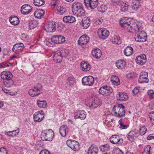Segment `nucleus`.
<instances>
[{
	"label": "nucleus",
	"instance_id": "obj_1",
	"mask_svg": "<svg viewBox=\"0 0 154 154\" xmlns=\"http://www.w3.org/2000/svg\"><path fill=\"white\" fill-rule=\"evenodd\" d=\"M72 10L73 13L78 16H83L85 13L83 5L80 2H74L72 5Z\"/></svg>",
	"mask_w": 154,
	"mask_h": 154
},
{
	"label": "nucleus",
	"instance_id": "obj_2",
	"mask_svg": "<svg viewBox=\"0 0 154 154\" xmlns=\"http://www.w3.org/2000/svg\"><path fill=\"white\" fill-rule=\"evenodd\" d=\"M54 136V133L51 129L44 130L41 133V137L43 140L51 141L52 140Z\"/></svg>",
	"mask_w": 154,
	"mask_h": 154
},
{
	"label": "nucleus",
	"instance_id": "obj_3",
	"mask_svg": "<svg viewBox=\"0 0 154 154\" xmlns=\"http://www.w3.org/2000/svg\"><path fill=\"white\" fill-rule=\"evenodd\" d=\"M125 107L122 104H119L118 106H115L113 108V112L114 115L116 117H121L125 115Z\"/></svg>",
	"mask_w": 154,
	"mask_h": 154
},
{
	"label": "nucleus",
	"instance_id": "obj_4",
	"mask_svg": "<svg viewBox=\"0 0 154 154\" xmlns=\"http://www.w3.org/2000/svg\"><path fill=\"white\" fill-rule=\"evenodd\" d=\"M59 27V24L58 22L50 23L48 25H45L43 29L48 32H54L56 29Z\"/></svg>",
	"mask_w": 154,
	"mask_h": 154
},
{
	"label": "nucleus",
	"instance_id": "obj_5",
	"mask_svg": "<svg viewBox=\"0 0 154 154\" xmlns=\"http://www.w3.org/2000/svg\"><path fill=\"white\" fill-rule=\"evenodd\" d=\"M67 146L74 151L78 150L79 149V143L72 140H68L67 141Z\"/></svg>",
	"mask_w": 154,
	"mask_h": 154
},
{
	"label": "nucleus",
	"instance_id": "obj_6",
	"mask_svg": "<svg viewBox=\"0 0 154 154\" xmlns=\"http://www.w3.org/2000/svg\"><path fill=\"white\" fill-rule=\"evenodd\" d=\"M85 5L87 8H90L94 9L98 6V0H84Z\"/></svg>",
	"mask_w": 154,
	"mask_h": 154
},
{
	"label": "nucleus",
	"instance_id": "obj_7",
	"mask_svg": "<svg viewBox=\"0 0 154 154\" xmlns=\"http://www.w3.org/2000/svg\"><path fill=\"white\" fill-rule=\"evenodd\" d=\"M112 91V88L109 86H103L99 89V92L100 94L103 95L107 96L111 93Z\"/></svg>",
	"mask_w": 154,
	"mask_h": 154
},
{
	"label": "nucleus",
	"instance_id": "obj_8",
	"mask_svg": "<svg viewBox=\"0 0 154 154\" xmlns=\"http://www.w3.org/2000/svg\"><path fill=\"white\" fill-rule=\"evenodd\" d=\"M94 82V78L93 76L91 75L85 76L82 79V82L84 85L92 86Z\"/></svg>",
	"mask_w": 154,
	"mask_h": 154
},
{
	"label": "nucleus",
	"instance_id": "obj_9",
	"mask_svg": "<svg viewBox=\"0 0 154 154\" xmlns=\"http://www.w3.org/2000/svg\"><path fill=\"white\" fill-rule=\"evenodd\" d=\"M44 117V113L43 111L35 112L33 115L34 120L35 122H40Z\"/></svg>",
	"mask_w": 154,
	"mask_h": 154
},
{
	"label": "nucleus",
	"instance_id": "obj_10",
	"mask_svg": "<svg viewBox=\"0 0 154 154\" xmlns=\"http://www.w3.org/2000/svg\"><path fill=\"white\" fill-rule=\"evenodd\" d=\"M24 48V45L23 43H17L14 45L12 51L16 54H18L21 52Z\"/></svg>",
	"mask_w": 154,
	"mask_h": 154
},
{
	"label": "nucleus",
	"instance_id": "obj_11",
	"mask_svg": "<svg viewBox=\"0 0 154 154\" xmlns=\"http://www.w3.org/2000/svg\"><path fill=\"white\" fill-rule=\"evenodd\" d=\"M97 33L99 37L103 39H105L107 38L109 34V31L105 29H99Z\"/></svg>",
	"mask_w": 154,
	"mask_h": 154
},
{
	"label": "nucleus",
	"instance_id": "obj_12",
	"mask_svg": "<svg viewBox=\"0 0 154 154\" xmlns=\"http://www.w3.org/2000/svg\"><path fill=\"white\" fill-rule=\"evenodd\" d=\"M111 142L113 144H121L123 142V140L118 135H112L110 138Z\"/></svg>",
	"mask_w": 154,
	"mask_h": 154
},
{
	"label": "nucleus",
	"instance_id": "obj_13",
	"mask_svg": "<svg viewBox=\"0 0 154 154\" xmlns=\"http://www.w3.org/2000/svg\"><path fill=\"white\" fill-rule=\"evenodd\" d=\"M148 74L145 72H142L140 73L139 79V82L141 84L148 83L149 79L147 78Z\"/></svg>",
	"mask_w": 154,
	"mask_h": 154
},
{
	"label": "nucleus",
	"instance_id": "obj_14",
	"mask_svg": "<svg viewBox=\"0 0 154 154\" xmlns=\"http://www.w3.org/2000/svg\"><path fill=\"white\" fill-rule=\"evenodd\" d=\"M52 41L56 44H61L65 41V38L62 35H57L52 37Z\"/></svg>",
	"mask_w": 154,
	"mask_h": 154
},
{
	"label": "nucleus",
	"instance_id": "obj_15",
	"mask_svg": "<svg viewBox=\"0 0 154 154\" xmlns=\"http://www.w3.org/2000/svg\"><path fill=\"white\" fill-rule=\"evenodd\" d=\"M132 22V21H131L130 18L125 17L121 19L120 21V23L122 26L127 28V27L131 25Z\"/></svg>",
	"mask_w": 154,
	"mask_h": 154
},
{
	"label": "nucleus",
	"instance_id": "obj_16",
	"mask_svg": "<svg viewBox=\"0 0 154 154\" xmlns=\"http://www.w3.org/2000/svg\"><path fill=\"white\" fill-rule=\"evenodd\" d=\"M89 41V38L87 35H85L80 37L78 41L79 45H82L86 44Z\"/></svg>",
	"mask_w": 154,
	"mask_h": 154
},
{
	"label": "nucleus",
	"instance_id": "obj_17",
	"mask_svg": "<svg viewBox=\"0 0 154 154\" xmlns=\"http://www.w3.org/2000/svg\"><path fill=\"white\" fill-rule=\"evenodd\" d=\"M86 114L84 110H78L75 113L74 118L75 119L80 118L81 120L84 119L86 117Z\"/></svg>",
	"mask_w": 154,
	"mask_h": 154
},
{
	"label": "nucleus",
	"instance_id": "obj_18",
	"mask_svg": "<svg viewBox=\"0 0 154 154\" xmlns=\"http://www.w3.org/2000/svg\"><path fill=\"white\" fill-rule=\"evenodd\" d=\"M146 61V56L144 54H141L136 58V62L140 65L144 64Z\"/></svg>",
	"mask_w": 154,
	"mask_h": 154
},
{
	"label": "nucleus",
	"instance_id": "obj_19",
	"mask_svg": "<svg viewBox=\"0 0 154 154\" xmlns=\"http://www.w3.org/2000/svg\"><path fill=\"white\" fill-rule=\"evenodd\" d=\"M32 9V8L30 5L28 4H25L21 7V12L23 14H27L31 11Z\"/></svg>",
	"mask_w": 154,
	"mask_h": 154
},
{
	"label": "nucleus",
	"instance_id": "obj_20",
	"mask_svg": "<svg viewBox=\"0 0 154 154\" xmlns=\"http://www.w3.org/2000/svg\"><path fill=\"white\" fill-rule=\"evenodd\" d=\"M117 99L122 101H125L127 100L128 98V95L125 92H121L119 93L117 96Z\"/></svg>",
	"mask_w": 154,
	"mask_h": 154
},
{
	"label": "nucleus",
	"instance_id": "obj_21",
	"mask_svg": "<svg viewBox=\"0 0 154 154\" xmlns=\"http://www.w3.org/2000/svg\"><path fill=\"white\" fill-rule=\"evenodd\" d=\"M54 56L53 57L54 61L57 63H60L62 60L63 57L60 51H57L55 52L54 53Z\"/></svg>",
	"mask_w": 154,
	"mask_h": 154
},
{
	"label": "nucleus",
	"instance_id": "obj_22",
	"mask_svg": "<svg viewBox=\"0 0 154 154\" xmlns=\"http://www.w3.org/2000/svg\"><path fill=\"white\" fill-rule=\"evenodd\" d=\"M98 102L93 98H90L88 100V106L90 107L94 108L98 106Z\"/></svg>",
	"mask_w": 154,
	"mask_h": 154
},
{
	"label": "nucleus",
	"instance_id": "obj_23",
	"mask_svg": "<svg viewBox=\"0 0 154 154\" xmlns=\"http://www.w3.org/2000/svg\"><path fill=\"white\" fill-rule=\"evenodd\" d=\"M1 77L4 81L6 80V79H8L12 78L13 75L10 72L4 71L1 73Z\"/></svg>",
	"mask_w": 154,
	"mask_h": 154
},
{
	"label": "nucleus",
	"instance_id": "obj_24",
	"mask_svg": "<svg viewBox=\"0 0 154 154\" xmlns=\"http://www.w3.org/2000/svg\"><path fill=\"white\" fill-rule=\"evenodd\" d=\"M116 66L119 69H122L126 65V62L123 60H119L116 62Z\"/></svg>",
	"mask_w": 154,
	"mask_h": 154
},
{
	"label": "nucleus",
	"instance_id": "obj_25",
	"mask_svg": "<svg viewBox=\"0 0 154 154\" xmlns=\"http://www.w3.org/2000/svg\"><path fill=\"white\" fill-rule=\"evenodd\" d=\"M98 152L97 147L94 145H92L89 147L86 154H97Z\"/></svg>",
	"mask_w": 154,
	"mask_h": 154
},
{
	"label": "nucleus",
	"instance_id": "obj_26",
	"mask_svg": "<svg viewBox=\"0 0 154 154\" xmlns=\"http://www.w3.org/2000/svg\"><path fill=\"white\" fill-rule=\"evenodd\" d=\"M90 24V21L88 18H84L81 21V25L84 29H86L88 28Z\"/></svg>",
	"mask_w": 154,
	"mask_h": 154
},
{
	"label": "nucleus",
	"instance_id": "obj_27",
	"mask_svg": "<svg viewBox=\"0 0 154 154\" xmlns=\"http://www.w3.org/2000/svg\"><path fill=\"white\" fill-rule=\"evenodd\" d=\"M63 21L66 23H71L75 21V18L72 16H65L63 17Z\"/></svg>",
	"mask_w": 154,
	"mask_h": 154
},
{
	"label": "nucleus",
	"instance_id": "obj_28",
	"mask_svg": "<svg viewBox=\"0 0 154 154\" xmlns=\"http://www.w3.org/2000/svg\"><path fill=\"white\" fill-rule=\"evenodd\" d=\"M92 55L93 57L96 59L100 58L102 55V53L101 50L97 48L95 49L92 51Z\"/></svg>",
	"mask_w": 154,
	"mask_h": 154
},
{
	"label": "nucleus",
	"instance_id": "obj_29",
	"mask_svg": "<svg viewBox=\"0 0 154 154\" xmlns=\"http://www.w3.org/2000/svg\"><path fill=\"white\" fill-rule=\"evenodd\" d=\"M45 13V11L42 9H38L35 11L34 13V16L37 18H41Z\"/></svg>",
	"mask_w": 154,
	"mask_h": 154
},
{
	"label": "nucleus",
	"instance_id": "obj_30",
	"mask_svg": "<svg viewBox=\"0 0 154 154\" xmlns=\"http://www.w3.org/2000/svg\"><path fill=\"white\" fill-rule=\"evenodd\" d=\"M68 131V128L66 125H63L60 128L59 132L61 136L65 137L66 136L67 132Z\"/></svg>",
	"mask_w": 154,
	"mask_h": 154
},
{
	"label": "nucleus",
	"instance_id": "obj_31",
	"mask_svg": "<svg viewBox=\"0 0 154 154\" xmlns=\"http://www.w3.org/2000/svg\"><path fill=\"white\" fill-rule=\"evenodd\" d=\"M137 131L136 130L133 131H130L127 136L128 139L131 141H134V138L136 137Z\"/></svg>",
	"mask_w": 154,
	"mask_h": 154
},
{
	"label": "nucleus",
	"instance_id": "obj_32",
	"mask_svg": "<svg viewBox=\"0 0 154 154\" xmlns=\"http://www.w3.org/2000/svg\"><path fill=\"white\" fill-rule=\"evenodd\" d=\"M133 28L135 31H138L139 29L140 26L137 24L134 23L132 21L131 25L127 27V29L129 32H131V30H132Z\"/></svg>",
	"mask_w": 154,
	"mask_h": 154
},
{
	"label": "nucleus",
	"instance_id": "obj_33",
	"mask_svg": "<svg viewBox=\"0 0 154 154\" xmlns=\"http://www.w3.org/2000/svg\"><path fill=\"white\" fill-rule=\"evenodd\" d=\"M124 54L127 56L131 55L133 53V48L131 46H127L124 51Z\"/></svg>",
	"mask_w": 154,
	"mask_h": 154
},
{
	"label": "nucleus",
	"instance_id": "obj_34",
	"mask_svg": "<svg viewBox=\"0 0 154 154\" xmlns=\"http://www.w3.org/2000/svg\"><path fill=\"white\" fill-rule=\"evenodd\" d=\"M9 21L10 23L14 25H16L19 23V18L16 16L10 17L9 19Z\"/></svg>",
	"mask_w": 154,
	"mask_h": 154
},
{
	"label": "nucleus",
	"instance_id": "obj_35",
	"mask_svg": "<svg viewBox=\"0 0 154 154\" xmlns=\"http://www.w3.org/2000/svg\"><path fill=\"white\" fill-rule=\"evenodd\" d=\"M4 85L7 88L11 87L14 84V82L12 78L5 80L3 81Z\"/></svg>",
	"mask_w": 154,
	"mask_h": 154
},
{
	"label": "nucleus",
	"instance_id": "obj_36",
	"mask_svg": "<svg viewBox=\"0 0 154 154\" xmlns=\"http://www.w3.org/2000/svg\"><path fill=\"white\" fill-rule=\"evenodd\" d=\"M82 69L84 71H89L91 69V66L89 64L86 62L82 61L81 64Z\"/></svg>",
	"mask_w": 154,
	"mask_h": 154
},
{
	"label": "nucleus",
	"instance_id": "obj_37",
	"mask_svg": "<svg viewBox=\"0 0 154 154\" xmlns=\"http://www.w3.org/2000/svg\"><path fill=\"white\" fill-rule=\"evenodd\" d=\"M121 10L123 12H126L128 9V4L126 2H121L120 5Z\"/></svg>",
	"mask_w": 154,
	"mask_h": 154
},
{
	"label": "nucleus",
	"instance_id": "obj_38",
	"mask_svg": "<svg viewBox=\"0 0 154 154\" xmlns=\"http://www.w3.org/2000/svg\"><path fill=\"white\" fill-rule=\"evenodd\" d=\"M37 103L38 107L40 108H46L47 107V103L45 100H37Z\"/></svg>",
	"mask_w": 154,
	"mask_h": 154
},
{
	"label": "nucleus",
	"instance_id": "obj_39",
	"mask_svg": "<svg viewBox=\"0 0 154 154\" xmlns=\"http://www.w3.org/2000/svg\"><path fill=\"white\" fill-rule=\"evenodd\" d=\"M28 92L29 94L32 97L36 96L39 95L40 93V92H38L34 88L29 90Z\"/></svg>",
	"mask_w": 154,
	"mask_h": 154
},
{
	"label": "nucleus",
	"instance_id": "obj_40",
	"mask_svg": "<svg viewBox=\"0 0 154 154\" xmlns=\"http://www.w3.org/2000/svg\"><path fill=\"white\" fill-rule=\"evenodd\" d=\"M38 25L37 22L35 20H32L29 21V28L32 29Z\"/></svg>",
	"mask_w": 154,
	"mask_h": 154
},
{
	"label": "nucleus",
	"instance_id": "obj_41",
	"mask_svg": "<svg viewBox=\"0 0 154 154\" xmlns=\"http://www.w3.org/2000/svg\"><path fill=\"white\" fill-rule=\"evenodd\" d=\"M135 40L139 42H145L147 39V37L146 36L142 37L140 35H138L137 37L135 38Z\"/></svg>",
	"mask_w": 154,
	"mask_h": 154
},
{
	"label": "nucleus",
	"instance_id": "obj_42",
	"mask_svg": "<svg viewBox=\"0 0 154 154\" xmlns=\"http://www.w3.org/2000/svg\"><path fill=\"white\" fill-rule=\"evenodd\" d=\"M111 82L114 85H120V82L119 78L116 76H112V77Z\"/></svg>",
	"mask_w": 154,
	"mask_h": 154
},
{
	"label": "nucleus",
	"instance_id": "obj_43",
	"mask_svg": "<svg viewBox=\"0 0 154 154\" xmlns=\"http://www.w3.org/2000/svg\"><path fill=\"white\" fill-rule=\"evenodd\" d=\"M112 40V42L115 44H120L121 43V40L119 35H115Z\"/></svg>",
	"mask_w": 154,
	"mask_h": 154
},
{
	"label": "nucleus",
	"instance_id": "obj_44",
	"mask_svg": "<svg viewBox=\"0 0 154 154\" xmlns=\"http://www.w3.org/2000/svg\"><path fill=\"white\" fill-rule=\"evenodd\" d=\"M140 6V0H134L133 2L132 5V8L134 9L135 10H137Z\"/></svg>",
	"mask_w": 154,
	"mask_h": 154
},
{
	"label": "nucleus",
	"instance_id": "obj_45",
	"mask_svg": "<svg viewBox=\"0 0 154 154\" xmlns=\"http://www.w3.org/2000/svg\"><path fill=\"white\" fill-rule=\"evenodd\" d=\"M57 13L60 14H62L65 13L66 11V8L62 6H59L57 8Z\"/></svg>",
	"mask_w": 154,
	"mask_h": 154
},
{
	"label": "nucleus",
	"instance_id": "obj_46",
	"mask_svg": "<svg viewBox=\"0 0 154 154\" xmlns=\"http://www.w3.org/2000/svg\"><path fill=\"white\" fill-rule=\"evenodd\" d=\"M100 148V150L103 152L108 151L110 149L109 146L107 144L101 145Z\"/></svg>",
	"mask_w": 154,
	"mask_h": 154
},
{
	"label": "nucleus",
	"instance_id": "obj_47",
	"mask_svg": "<svg viewBox=\"0 0 154 154\" xmlns=\"http://www.w3.org/2000/svg\"><path fill=\"white\" fill-rule=\"evenodd\" d=\"M107 9L106 6L104 4H102L97 8V10L98 11L101 12H105Z\"/></svg>",
	"mask_w": 154,
	"mask_h": 154
},
{
	"label": "nucleus",
	"instance_id": "obj_48",
	"mask_svg": "<svg viewBox=\"0 0 154 154\" xmlns=\"http://www.w3.org/2000/svg\"><path fill=\"white\" fill-rule=\"evenodd\" d=\"M75 79L74 77L72 76L69 77L67 79L66 82L70 85H73L75 82Z\"/></svg>",
	"mask_w": 154,
	"mask_h": 154
},
{
	"label": "nucleus",
	"instance_id": "obj_49",
	"mask_svg": "<svg viewBox=\"0 0 154 154\" xmlns=\"http://www.w3.org/2000/svg\"><path fill=\"white\" fill-rule=\"evenodd\" d=\"M59 51H60L63 57H66V56L69 54V51L65 49H62Z\"/></svg>",
	"mask_w": 154,
	"mask_h": 154
},
{
	"label": "nucleus",
	"instance_id": "obj_50",
	"mask_svg": "<svg viewBox=\"0 0 154 154\" xmlns=\"http://www.w3.org/2000/svg\"><path fill=\"white\" fill-rule=\"evenodd\" d=\"M124 120L122 119H121L119 121V123L120 125V128L122 129H125L128 127L129 125L124 124Z\"/></svg>",
	"mask_w": 154,
	"mask_h": 154
},
{
	"label": "nucleus",
	"instance_id": "obj_51",
	"mask_svg": "<svg viewBox=\"0 0 154 154\" xmlns=\"http://www.w3.org/2000/svg\"><path fill=\"white\" fill-rule=\"evenodd\" d=\"M151 148L150 146L147 145L144 148L142 154H151L150 152Z\"/></svg>",
	"mask_w": 154,
	"mask_h": 154
},
{
	"label": "nucleus",
	"instance_id": "obj_52",
	"mask_svg": "<svg viewBox=\"0 0 154 154\" xmlns=\"http://www.w3.org/2000/svg\"><path fill=\"white\" fill-rule=\"evenodd\" d=\"M45 2L43 0H34V4L37 6H40L43 5Z\"/></svg>",
	"mask_w": 154,
	"mask_h": 154
},
{
	"label": "nucleus",
	"instance_id": "obj_53",
	"mask_svg": "<svg viewBox=\"0 0 154 154\" xmlns=\"http://www.w3.org/2000/svg\"><path fill=\"white\" fill-rule=\"evenodd\" d=\"M45 44L48 46L49 47H52L55 44L54 42L52 41V37L51 39H46V41L45 42Z\"/></svg>",
	"mask_w": 154,
	"mask_h": 154
},
{
	"label": "nucleus",
	"instance_id": "obj_54",
	"mask_svg": "<svg viewBox=\"0 0 154 154\" xmlns=\"http://www.w3.org/2000/svg\"><path fill=\"white\" fill-rule=\"evenodd\" d=\"M21 39L24 41L27 42L29 40V36L24 33H22L21 36Z\"/></svg>",
	"mask_w": 154,
	"mask_h": 154
},
{
	"label": "nucleus",
	"instance_id": "obj_55",
	"mask_svg": "<svg viewBox=\"0 0 154 154\" xmlns=\"http://www.w3.org/2000/svg\"><path fill=\"white\" fill-rule=\"evenodd\" d=\"M147 129L144 126L141 127L139 129V133L141 135L144 134L146 131Z\"/></svg>",
	"mask_w": 154,
	"mask_h": 154
},
{
	"label": "nucleus",
	"instance_id": "obj_56",
	"mask_svg": "<svg viewBox=\"0 0 154 154\" xmlns=\"http://www.w3.org/2000/svg\"><path fill=\"white\" fill-rule=\"evenodd\" d=\"M19 128L15 130H14L12 131H8V133H11L13 135V137L14 136H17L19 133Z\"/></svg>",
	"mask_w": 154,
	"mask_h": 154
},
{
	"label": "nucleus",
	"instance_id": "obj_57",
	"mask_svg": "<svg viewBox=\"0 0 154 154\" xmlns=\"http://www.w3.org/2000/svg\"><path fill=\"white\" fill-rule=\"evenodd\" d=\"M147 93L150 98L152 99L154 97V91L152 90H149Z\"/></svg>",
	"mask_w": 154,
	"mask_h": 154
},
{
	"label": "nucleus",
	"instance_id": "obj_58",
	"mask_svg": "<svg viewBox=\"0 0 154 154\" xmlns=\"http://www.w3.org/2000/svg\"><path fill=\"white\" fill-rule=\"evenodd\" d=\"M7 150L4 147L0 148V154H7Z\"/></svg>",
	"mask_w": 154,
	"mask_h": 154
},
{
	"label": "nucleus",
	"instance_id": "obj_59",
	"mask_svg": "<svg viewBox=\"0 0 154 154\" xmlns=\"http://www.w3.org/2000/svg\"><path fill=\"white\" fill-rule=\"evenodd\" d=\"M34 89H35L38 92L41 93V91L42 86V85L40 84H38L36 87H35Z\"/></svg>",
	"mask_w": 154,
	"mask_h": 154
},
{
	"label": "nucleus",
	"instance_id": "obj_60",
	"mask_svg": "<svg viewBox=\"0 0 154 154\" xmlns=\"http://www.w3.org/2000/svg\"><path fill=\"white\" fill-rule=\"evenodd\" d=\"M115 154H123L124 152L119 149L116 148L115 151Z\"/></svg>",
	"mask_w": 154,
	"mask_h": 154
},
{
	"label": "nucleus",
	"instance_id": "obj_61",
	"mask_svg": "<svg viewBox=\"0 0 154 154\" xmlns=\"http://www.w3.org/2000/svg\"><path fill=\"white\" fill-rule=\"evenodd\" d=\"M139 87L134 88L132 91V93L134 95L137 94L139 92Z\"/></svg>",
	"mask_w": 154,
	"mask_h": 154
},
{
	"label": "nucleus",
	"instance_id": "obj_62",
	"mask_svg": "<svg viewBox=\"0 0 154 154\" xmlns=\"http://www.w3.org/2000/svg\"><path fill=\"white\" fill-rule=\"evenodd\" d=\"M103 21L102 19L98 18L95 20V23L96 24H100Z\"/></svg>",
	"mask_w": 154,
	"mask_h": 154
},
{
	"label": "nucleus",
	"instance_id": "obj_63",
	"mask_svg": "<svg viewBox=\"0 0 154 154\" xmlns=\"http://www.w3.org/2000/svg\"><path fill=\"white\" fill-rule=\"evenodd\" d=\"M39 154H50V152L47 150H42L39 153Z\"/></svg>",
	"mask_w": 154,
	"mask_h": 154
},
{
	"label": "nucleus",
	"instance_id": "obj_64",
	"mask_svg": "<svg viewBox=\"0 0 154 154\" xmlns=\"http://www.w3.org/2000/svg\"><path fill=\"white\" fill-rule=\"evenodd\" d=\"M149 117L150 120L152 122V120L154 121V112H151L149 115Z\"/></svg>",
	"mask_w": 154,
	"mask_h": 154
}]
</instances>
